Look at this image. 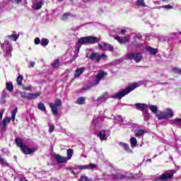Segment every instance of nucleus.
Wrapping results in <instances>:
<instances>
[{
    "label": "nucleus",
    "instance_id": "1",
    "mask_svg": "<svg viewBox=\"0 0 181 181\" xmlns=\"http://www.w3.org/2000/svg\"><path fill=\"white\" fill-rule=\"evenodd\" d=\"M100 40H101L100 38L93 36L81 37L78 40V43L76 45V50L78 53L82 45H93L94 43H98Z\"/></svg>",
    "mask_w": 181,
    "mask_h": 181
},
{
    "label": "nucleus",
    "instance_id": "2",
    "mask_svg": "<svg viewBox=\"0 0 181 181\" xmlns=\"http://www.w3.org/2000/svg\"><path fill=\"white\" fill-rule=\"evenodd\" d=\"M139 86V84L135 83L132 84L131 86H128L125 89L119 91L116 93H114L113 95H111V98H114L115 100H121L123 97H125V95L129 94L131 91H134L135 88H138Z\"/></svg>",
    "mask_w": 181,
    "mask_h": 181
},
{
    "label": "nucleus",
    "instance_id": "3",
    "mask_svg": "<svg viewBox=\"0 0 181 181\" xmlns=\"http://www.w3.org/2000/svg\"><path fill=\"white\" fill-rule=\"evenodd\" d=\"M18 113V107H16L12 113H11V117H6L4 119L2 122L0 124V127L1 132L5 133L6 132V124H9L11 121H15V118H16V114Z\"/></svg>",
    "mask_w": 181,
    "mask_h": 181
},
{
    "label": "nucleus",
    "instance_id": "4",
    "mask_svg": "<svg viewBox=\"0 0 181 181\" xmlns=\"http://www.w3.org/2000/svg\"><path fill=\"white\" fill-rule=\"evenodd\" d=\"M0 45L3 49L4 57L6 59V60H9V59L12 57V45H11L8 40H6L3 44L0 42Z\"/></svg>",
    "mask_w": 181,
    "mask_h": 181
},
{
    "label": "nucleus",
    "instance_id": "5",
    "mask_svg": "<svg viewBox=\"0 0 181 181\" xmlns=\"http://www.w3.org/2000/svg\"><path fill=\"white\" fill-rule=\"evenodd\" d=\"M173 115V111L170 108H167L163 112H160L156 114V117L158 119H169V118H172Z\"/></svg>",
    "mask_w": 181,
    "mask_h": 181
},
{
    "label": "nucleus",
    "instance_id": "6",
    "mask_svg": "<svg viewBox=\"0 0 181 181\" xmlns=\"http://www.w3.org/2000/svg\"><path fill=\"white\" fill-rule=\"evenodd\" d=\"M127 60H134L136 63H139L142 60V53L141 52H129L126 54Z\"/></svg>",
    "mask_w": 181,
    "mask_h": 181
},
{
    "label": "nucleus",
    "instance_id": "7",
    "mask_svg": "<svg viewBox=\"0 0 181 181\" xmlns=\"http://www.w3.org/2000/svg\"><path fill=\"white\" fill-rule=\"evenodd\" d=\"M49 107L54 117H57L59 115V107H62V100L56 99L54 103H49Z\"/></svg>",
    "mask_w": 181,
    "mask_h": 181
},
{
    "label": "nucleus",
    "instance_id": "8",
    "mask_svg": "<svg viewBox=\"0 0 181 181\" xmlns=\"http://www.w3.org/2000/svg\"><path fill=\"white\" fill-rule=\"evenodd\" d=\"M88 57L90 60H92V62L98 63L101 59H107V55L105 54H100L98 52H92Z\"/></svg>",
    "mask_w": 181,
    "mask_h": 181
},
{
    "label": "nucleus",
    "instance_id": "9",
    "mask_svg": "<svg viewBox=\"0 0 181 181\" xmlns=\"http://www.w3.org/2000/svg\"><path fill=\"white\" fill-rule=\"evenodd\" d=\"M175 173H176V172L173 170L170 173H163L156 177L154 181H168V179H172V177H173V175H175Z\"/></svg>",
    "mask_w": 181,
    "mask_h": 181
},
{
    "label": "nucleus",
    "instance_id": "10",
    "mask_svg": "<svg viewBox=\"0 0 181 181\" xmlns=\"http://www.w3.org/2000/svg\"><path fill=\"white\" fill-rule=\"evenodd\" d=\"M177 35V34L176 33H171L168 34V35H160V36H158V40L160 42H169V41L172 40V39H175V37H176Z\"/></svg>",
    "mask_w": 181,
    "mask_h": 181
},
{
    "label": "nucleus",
    "instance_id": "11",
    "mask_svg": "<svg viewBox=\"0 0 181 181\" xmlns=\"http://www.w3.org/2000/svg\"><path fill=\"white\" fill-rule=\"evenodd\" d=\"M98 47L100 50L107 51V52H114V47L104 42L99 43Z\"/></svg>",
    "mask_w": 181,
    "mask_h": 181
},
{
    "label": "nucleus",
    "instance_id": "12",
    "mask_svg": "<svg viewBox=\"0 0 181 181\" xmlns=\"http://www.w3.org/2000/svg\"><path fill=\"white\" fill-rule=\"evenodd\" d=\"M100 141H107L108 136H110V132L105 130H100L98 133H95Z\"/></svg>",
    "mask_w": 181,
    "mask_h": 181
},
{
    "label": "nucleus",
    "instance_id": "13",
    "mask_svg": "<svg viewBox=\"0 0 181 181\" xmlns=\"http://www.w3.org/2000/svg\"><path fill=\"white\" fill-rule=\"evenodd\" d=\"M105 76H107V72L103 71H99L96 76L94 83L92 84V87H94V86H98V84H100V81H101V80L104 78Z\"/></svg>",
    "mask_w": 181,
    "mask_h": 181
},
{
    "label": "nucleus",
    "instance_id": "14",
    "mask_svg": "<svg viewBox=\"0 0 181 181\" xmlns=\"http://www.w3.org/2000/svg\"><path fill=\"white\" fill-rule=\"evenodd\" d=\"M97 168V165L94 163H90L89 165H76L74 169H79L80 170H83L84 169H95Z\"/></svg>",
    "mask_w": 181,
    "mask_h": 181
},
{
    "label": "nucleus",
    "instance_id": "15",
    "mask_svg": "<svg viewBox=\"0 0 181 181\" xmlns=\"http://www.w3.org/2000/svg\"><path fill=\"white\" fill-rule=\"evenodd\" d=\"M104 177L107 176L109 179H112V180H122V179H125V176L121 174H115V175H107L105 174L103 175Z\"/></svg>",
    "mask_w": 181,
    "mask_h": 181
},
{
    "label": "nucleus",
    "instance_id": "16",
    "mask_svg": "<svg viewBox=\"0 0 181 181\" xmlns=\"http://www.w3.org/2000/svg\"><path fill=\"white\" fill-rule=\"evenodd\" d=\"M108 100V93L105 92L103 94H102L100 97H98L95 101L97 103H99V104H101L103 103H105Z\"/></svg>",
    "mask_w": 181,
    "mask_h": 181
},
{
    "label": "nucleus",
    "instance_id": "17",
    "mask_svg": "<svg viewBox=\"0 0 181 181\" xmlns=\"http://www.w3.org/2000/svg\"><path fill=\"white\" fill-rule=\"evenodd\" d=\"M54 158H55V160H57L58 163H67L66 157H64L59 154H56L54 156Z\"/></svg>",
    "mask_w": 181,
    "mask_h": 181
},
{
    "label": "nucleus",
    "instance_id": "18",
    "mask_svg": "<svg viewBox=\"0 0 181 181\" xmlns=\"http://www.w3.org/2000/svg\"><path fill=\"white\" fill-rule=\"evenodd\" d=\"M85 71H86V68L84 67L77 68L74 74L75 78H78V77H80L81 74L84 73Z\"/></svg>",
    "mask_w": 181,
    "mask_h": 181
},
{
    "label": "nucleus",
    "instance_id": "19",
    "mask_svg": "<svg viewBox=\"0 0 181 181\" xmlns=\"http://www.w3.org/2000/svg\"><path fill=\"white\" fill-rule=\"evenodd\" d=\"M145 49L151 56H155V54H156V53H158V49H155V48L149 47V46L146 47Z\"/></svg>",
    "mask_w": 181,
    "mask_h": 181
},
{
    "label": "nucleus",
    "instance_id": "20",
    "mask_svg": "<svg viewBox=\"0 0 181 181\" xmlns=\"http://www.w3.org/2000/svg\"><path fill=\"white\" fill-rule=\"evenodd\" d=\"M119 145L122 146V148H124L126 152H128V153H132V150L129 148L128 144L123 142H119Z\"/></svg>",
    "mask_w": 181,
    "mask_h": 181
},
{
    "label": "nucleus",
    "instance_id": "21",
    "mask_svg": "<svg viewBox=\"0 0 181 181\" xmlns=\"http://www.w3.org/2000/svg\"><path fill=\"white\" fill-rule=\"evenodd\" d=\"M101 121H103V119H101V117H95L92 121V127L97 128Z\"/></svg>",
    "mask_w": 181,
    "mask_h": 181
},
{
    "label": "nucleus",
    "instance_id": "22",
    "mask_svg": "<svg viewBox=\"0 0 181 181\" xmlns=\"http://www.w3.org/2000/svg\"><path fill=\"white\" fill-rule=\"evenodd\" d=\"M16 144L17 146L21 148V151L25 150L26 146L23 145V144L22 143V139H21V138L16 139Z\"/></svg>",
    "mask_w": 181,
    "mask_h": 181
},
{
    "label": "nucleus",
    "instance_id": "23",
    "mask_svg": "<svg viewBox=\"0 0 181 181\" xmlns=\"http://www.w3.org/2000/svg\"><path fill=\"white\" fill-rule=\"evenodd\" d=\"M134 105L136 110H139V111L148 108V105L145 103H136Z\"/></svg>",
    "mask_w": 181,
    "mask_h": 181
},
{
    "label": "nucleus",
    "instance_id": "24",
    "mask_svg": "<svg viewBox=\"0 0 181 181\" xmlns=\"http://www.w3.org/2000/svg\"><path fill=\"white\" fill-rule=\"evenodd\" d=\"M35 151L36 150L35 148H28V146H25V148H24V150H22V152H23L25 155H30L35 152Z\"/></svg>",
    "mask_w": 181,
    "mask_h": 181
},
{
    "label": "nucleus",
    "instance_id": "25",
    "mask_svg": "<svg viewBox=\"0 0 181 181\" xmlns=\"http://www.w3.org/2000/svg\"><path fill=\"white\" fill-rule=\"evenodd\" d=\"M171 125H175V127H181V119L177 118L170 121Z\"/></svg>",
    "mask_w": 181,
    "mask_h": 181
},
{
    "label": "nucleus",
    "instance_id": "26",
    "mask_svg": "<svg viewBox=\"0 0 181 181\" xmlns=\"http://www.w3.org/2000/svg\"><path fill=\"white\" fill-rule=\"evenodd\" d=\"M135 136L137 138H141V136H144L145 134V130L143 129H137L134 131Z\"/></svg>",
    "mask_w": 181,
    "mask_h": 181
},
{
    "label": "nucleus",
    "instance_id": "27",
    "mask_svg": "<svg viewBox=\"0 0 181 181\" xmlns=\"http://www.w3.org/2000/svg\"><path fill=\"white\" fill-rule=\"evenodd\" d=\"M39 93H27L28 100H35L39 97Z\"/></svg>",
    "mask_w": 181,
    "mask_h": 181
},
{
    "label": "nucleus",
    "instance_id": "28",
    "mask_svg": "<svg viewBox=\"0 0 181 181\" xmlns=\"http://www.w3.org/2000/svg\"><path fill=\"white\" fill-rule=\"evenodd\" d=\"M72 16L73 14H71V13H64L62 16V21H67L69 18H72Z\"/></svg>",
    "mask_w": 181,
    "mask_h": 181
},
{
    "label": "nucleus",
    "instance_id": "29",
    "mask_svg": "<svg viewBox=\"0 0 181 181\" xmlns=\"http://www.w3.org/2000/svg\"><path fill=\"white\" fill-rule=\"evenodd\" d=\"M66 160H70V159H71V158L73 157V149L72 148H69L66 151Z\"/></svg>",
    "mask_w": 181,
    "mask_h": 181
},
{
    "label": "nucleus",
    "instance_id": "30",
    "mask_svg": "<svg viewBox=\"0 0 181 181\" xmlns=\"http://www.w3.org/2000/svg\"><path fill=\"white\" fill-rule=\"evenodd\" d=\"M8 39H10V40H13L14 42H16L18 39L19 38V35L16 34H12L11 35L7 36Z\"/></svg>",
    "mask_w": 181,
    "mask_h": 181
},
{
    "label": "nucleus",
    "instance_id": "31",
    "mask_svg": "<svg viewBox=\"0 0 181 181\" xmlns=\"http://www.w3.org/2000/svg\"><path fill=\"white\" fill-rule=\"evenodd\" d=\"M143 115L144 117V121H148L149 120V112L146 110H143Z\"/></svg>",
    "mask_w": 181,
    "mask_h": 181
},
{
    "label": "nucleus",
    "instance_id": "32",
    "mask_svg": "<svg viewBox=\"0 0 181 181\" xmlns=\"http://www.w3.org/2000/svg\"><path fill=\"white\" fill-rule=\"evenodd\" d=\"M41 46H43V47H46L47 45H49V39L47 38H42L40 42Z\"/></svg>",
    "mask_w": 181,
    "mask_h": 181
},
{
    "label": "nucleus",
    "instance_id": "33",
    "mask_svg": "<svg viewBox=\"0 0 181 181\" xmlns=\"http://www.w3.org/2000/svg\"><path fill=\"white\" fill-rule=\"evenodd\" d=\"M0 165L4 167L9 166V163L6 162V160L4 159L1 156H0Z\"/></svg>",
    "mask_w": 181,
    "mask_h": 181
},
{
    "label": "nucleus",
    "instance_id": "34",
    "mask_svg": "<svg viewBox=\"0 0 181 181\" xmlns=\"http://www.w3.org/2000/svg\"><path fill=\"white\" fill-rule=\"evenodd\" d=\"M86 103V98L84 97H80L77 100H76V104H79L80 105H83V104Z\"/></svg>",
    "mask_w": 181,
    "mask_h": 181
},
{
    "label": "nucleus",
    "instance_id": "35",
    "mask_svg": "<svg viewBox=\"0 0 181 181\" xmlns=\"http://www.w3.org/2000/svg\"><path fill=\"white\" fill-rule=\"evenodd\" d=\"M130 144L131 146H132V148H135V146H136L138 141H136V139L135 137H132L130 139Z\"/></svg>",
    "mask_w": 181,
    "mask_h": 181
},
{
    "label": "nucleus",
    "instance_id": "36",
    "mask_svg": "<svg viewBox=\"0 0 181 181\" xmlns=\"http://www.w3.org/2000/svg\"><path fill=\"white\" fill-rule=\"evenodd\" d=\"M115 121L117 122H119V124H122V122H124V119H122V117L120 115L115 116L114 117Z\"/></svg>",
    "mask_w": 181,
    "mask_h": 181
},
{
    "label": "nucleus",
    "instance_id": "37",
    "mask_svg": "<svg viewBox=\"0 0 181 181\" xmlns=\"http://www.w3.org/2000/svg\"><path fill=\"white\" fill-rule=\"evenodd\" d=\"M149 108H150L151 111H152V112H153V114H156V112H158V106L151 105H150Z\"/></svg>",
    "mask_w": 181,
    "mask_h": 181
},
{
    "label": "nucleus",
    "instance_id": "38",
    "mask_svg": "<svg viewBox=\"0 0 181 181\" xmlns=\"http://www.w3.org/2000/svg\"><path fill=\"white\" fill-rule=\"evenodd\" d=\"M38 110H40V111H43L44 112H46V106H45V104L43 103H39Z\"/></svg>",
    "mask_w": 181,
    "mask_h": 181
},
{
    "label": "nucleus",
    "instance_id": "39",
    "mask_svg": "<svg viewBox=\"0 0 181 181\" xmlns=\"http://www.w3.org/2000/svg\"><path fill=\"white\" fill-rule=\"evenodd\" d=\"M59 63H60V61L59 59H56L52 64V66L53 67V69H57V67H59Z\"/></svg>",
    "mask_w": 181,
    "mask_h": 181
},
{
    "label": "nucleus",
    "instance_id": "40",
    "mask_svg": "<svg viewBox=\"0 0 181 181\" xmlns=\"http://www.w3.org/2000/svg\"><path fill=\"white\" fill-rule=\"evenodd\" d=\"M136 5H138V6H143V7L146 6V5L145 4L144 0H137Z\"/></svg>",
    "mask_w": 181,
    "mask_h": 181
},
{
    "label": "nucleus",
    "instance_id": "41",
    "mask_svg": "<svg viewBox=\"0 0 181 181\" xmlns=\"http://www.w3.org/2000/svg\"><path fill=\"white\" fill-rule=\"evenodd\" d=\"M23 81V76L19 75L17 77V83L18 86H22V81Z\"/></svg>",
    "mask_w": 181,
    "mask_h": 181
},
{
    "label": "nucleus",
    "instance_id": "42",
    "mask_svg": "<svg viewBox=\"0 0 181 181\" xmlns=\"http://www.w3.org/2000/svg\"><path fill=\"white\" fill-rule=\"evenodd\" d=\"M42 5H43V2L38 1L35 6V9H36V11H39V9L42 8Z\"/></svg>",
    "mask_w": 181,
    "mask_h": 181
},
{
    "label": "nucleus",
    "instance_id": "43",
    "mask_svg": "<svg viewBox=\"0 0 181 181\" xmlns=\"http://www.w3.org/2000/svg\"><path fill=\"white\" fill-rule=\"evenodd\" d=\"M6 89L8 91H13V85L12 83H6Z\"/></svg>",
    "mask_w": 181,
    "mask_h": 181
},
{
    "label": "nucleus",
    "instance_id": "44",
    "mask_svg": "<svg viewBox=\"0 0 181 181\" xmlns=\"http://www.w3.org/2000/svg\"><path fill=\"white\" fill-rule=\"evenodd\" d=\"M122 62H124V59L120 58L119 59H116L115 61H114L113 64H121V63H122Z\"/></svg>",
    "mask_w": 181,
    "mask_h": 181
},
{
    "label": "nucleus",
    "instance_id": "45",
    "mask_svg": "<svg viewBox=\"0 0 181 181\" xmlns=\"http://www.w3.org/2000/svg\"><path fill=\"white\" fill-rule=\"evenodd\" d=\"M173 71L174 73H176L177 74H181V69H179L177 67H175L173 69Z\"/></svg>",
    "mask_w": 181,
    "mask_h": 181
},
{
    "label": "nucleus",
    "instance_id": "46",
    "mask_svg": "<svg viewBox=\"0 0 181 181\" xmlns=\"http://www.w3.org/2000/svg\"><path fill=\"white\" fill-rule=\"evenodd\" d=\"M49 134H52V132H53V131H54V124H49Z\"/></svg>",
    "mask_w": 181,
    "mask_h": 181
},
{
    "label": "nucleus",
    "instance_id": "47",
    "mask_svg": "<svg viewBox=\"0 0 181 181\" xmlns=\"http://www.w3.org/2000/svg\"><path fill=\"white\" fill-rule=\"evenodd\" d=\"M163 8L164 9H173V6H171V5H165V6H163Z\"/></svg>",
    "mask_w": 181,
    "mask_h": 181
},
{
    "label": "nucleus",
    "instance_id": "48",
    "mask_svg": "<svg viewBox=\"0 0 181 181\" xmlns=\"http://www.w3.org/2000/svg\"><path fill=\"white\" fill-rule=\"evenodd\" d=\"M31 88H32L30 86H23V90H25V91H30Z\"/></svg>",
    "mask_w": 181,
    "mask_h": 181
},
{
    "label": "nucleus",
    "instance_id": "49",
    "mask_svg": "<svg viewBox=\"0 0 181 181\" xmlns=\"http://www.w3.org/2000/svg\"><path fill=\"white\" fill-rule=\"evenodd\" d=\"M21 95L22 98H28V94H26V92H21Z\"/></svg>",
    "mask_w": 181,
    "mask_h": 181
},
{
    "label": "nucleus",
    "instance_id": "50",
    "mask_svg": "<svg viewBox=\"0 0 181 181\" xmlns=\"http://www.w3.org/2000/svg\"><path fill=\"white\" fill-rule=\"evenodd\" d=\"M115 39L116 40H117V42H120V43H122V38H121V37H119V36H116V37H115Z\"/></svg>",
    "mask_w": 181,
    "mask_h": 181
},
{
    "label": "nucleus",
    "instance_id": "51",
    "mask_svg": "<svg viewBox=\"0 0 181 181\" xmlns=\"http://www.w3.org/2000/svg\"><path fill=\"white\" fill-rule=\"evenodd\" d=\"M0 104H5V96L2 95L0 98Z\"/></svg>",
    "mask_w": 181,
    "mask_h": 181
},
{
    "label": "nucleus",
    "instance_id": "52",
    "mask_svg": "<svg viewBox=\"0 0 181 181\" xmlns=\"http://www.w3.org/2000/svg\"><path fill=\"white\" fill-rule=\"evenodd\" d=\"M40 43V39L39 37H36L35 39V45H39Z\"/></svg>",
    "mask_w": 181,
    "mask_h": 181
},
{
    "label": "nucleus",
    "instance_id": "53",
    "mask_svg": "<svg viewBox=\"0 0 181 181\" xmlns=\"http://www.w3.org/2000/svg\"><path fill=\"white\" fill-rule=\"evenodd\" d=\"M128 42H129V38H128V37L122 38V43H127Z\"/></svg>",
    "mask_w": 181,
    "mask_h": 181
},
{
    "label": "nucleus",
    "instance_id": "54",
    "mask_svg": "<svg viewBox=\"0 0 181 181\" xmlns=\"http://www.w3.org/2000/svg\"><path fill=\"white\" fill-rule=\"evenodd\" d=\"M136 39H142V35L138 34L134 36V40H136Z\"/></svg>",
    "mask_w": 181,
    "mask_h": 181
},
{
    "label": "nucleus",
    "instance_id": "55",
    "mask_svg": "<svg viewBox=\"0 0 181 181\" xmlns=\"http://www.w3.org/2000/svg\"><path fill=\"white\" fill-rule=\"evenodd\" d=\"M35 62H30V64L28 65V67H35Z\"/></svg>",
    "mask_w": 181,
    "mask_h": 181
},
{
    "label": "nucleus",
    "instance_id": "56",
    "mask_svg": "<svg viewBox=\"0 0 181 181\" xmlns=\"http://www.w3.org/2000/svg\"><path fill=\"white\" fill-rule=\"evenodd\" d=\"M11 1L15 4H21V2H22V0H11Z\"/></svg>",
    "mask_w": 181,
    "mask_h": 181
},
{
    "label": "nucleus",
    "instance_id": "57",
    "mask_svg": "<svg viewBox=\"0 0 181 181\" xmlns=\"http://www.w3.org/2000/svg\"><path fill=\"white\" fill-rule=\"evenodd\" d=\"M126 33H127V30H125V29L121 30L122 35H125Z\"/></svg>",
    "mask_w": 181,
    "mask_h": 181
},
{
    "label": "nucleus",
    "instance_id": "58",
    "mask_svg": "<svg viewBox=\"0 0 181 181\" xmlns=\"http://www.w3.org/2000/svg\"><path fill=\"white\" fill-rule=\"evenodd\" d=\"M20 181H28L25 177H21Z\"/></svg>",
    "mask_w": 181,
    "mask_h": 181
},
{
    "label": "nucleus",
    "instance_id": "59",
    "mask_svg": "<svg viewBox=\"0 0 181 181\" xmlns=\"http://www.w3.org/2000/svg\"><path fill=\"white\" fill-rule=\"evenodd\" d=\"M69 172H70L72 175H76V172H74V170H71V169L69 170Z\"/></svg>",
    "mask_w": 181,
    "mask_h": 181
},
{
    "label": "nucleus",
    "instance_id": "60",
    "mask_svg": "<svg viewBox=\"0 0 181 181\" xmlns=\"http://www.w3.org/2000/svg\"><path fill=\"white\" fill-rule=\"evenodd\" d=\"M134 46H135V47H141V44H134Z\"/></svg>",
    "mask_w": 181,
    "mask_h": 181
},
{
    "label": "nucleus",
    "instance_id": "61",
    "mask_svg": "<svg viewBox=\"0 0 181 181\" xmlns=\"http://www.w3.org/2000/svg\"><path fill=\"white\" fill-rule=\"evenodd\" d=\"M147 162H152V159L149 158L146 160Z\"/></svg>",
    "mask_w": 181,
    "mask_h": 181
},
{
    "label": "nucleus",
    "instance_id": "62",
    "mask_svg": "<svg viewBox=\"0 0 181 181\" xmlns=\"http://www.w3.org/2000/svg\"><path fill=\"white\" fill-rule=\"evenodd\" d=\"M64 0H59V2H63Z\"/></svg>",
    "mask_w": 181,
    "mask_h": 181
},
{
    "label": "nucleus",
    "instance_id": "63",
    "mask_svg": "<svg viewBox=\"0 0 181 181\" xmlns=\"http://www.w3.org/2000/svg\"><path fill=\"white\" fill-rule=\"evenodd\" d=\"M163 1V2H166V0H162Z\"/></svg>",
    "mask_w": 181,
    "mask_h": 181
},
{
    "label": "nucleus",
    "instance_id": "64",
    "mask_svg": "<svg viewBox=\"0 0 181 181\" xmlns=\"http://www.w3.org/2000/svg\"><path fill=\"white\" fill-rule=\"evenodd\" d=\"M14 158L16 159V156H14Z\"/></svg>",
    "mask_w": 181,
    "mask_h": 181
}]
</instances>
